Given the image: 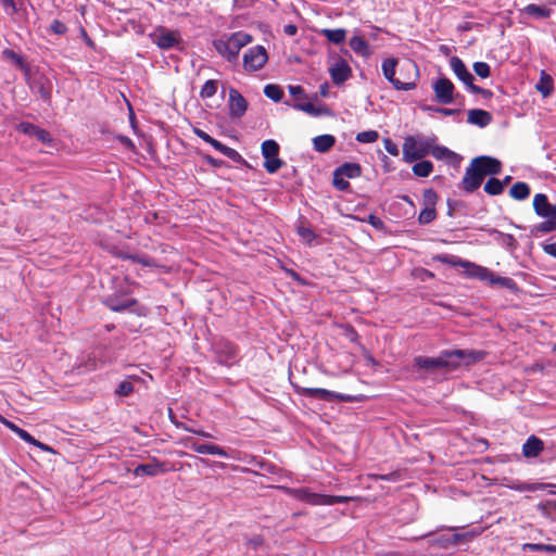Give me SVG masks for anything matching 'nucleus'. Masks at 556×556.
<instances>
[{
  "mask_svg": "<svg viewBox=\"0 0 556 556\" xmlns=\"http://www.w3.org/2000/svg\"><path fill=\"white\" fill-rule=\"evenodd\" d=\"M489 232L494 237L497 243L502 244L508 251L513 252L518 248V242L513 235L502 232L495 228L489 229Z\"/></svg>",
  "mask_w": 556,
  "mask_h": 556,
  "instance_id": "29",
  "label": "nucleus"
},
{
  "mask_svg": "<svg viewBox=\"0 0 556 556\" xmlns=\"http://www.w3.org/2000/svg\"><path fill=\"white\" fill-rule=\"evenodd\" d=\"M329 73L334 84L340 85L351 76V67L346 61L340 59L330 68Z\"/></svg>",
  "mask_w": 556,
  "mask_h": 556,
  "instance_id": "24",
  "label": "nucleus"
},
{
  "mask_svg": "<svg viewBox=\"0 0 556 556\" xmlns=\"http://www.w3.org/2000/svg\"><path fill=\"white\" fill-rule=\"evenodd\" d=\"M422 199L425 208H434L437 205L438 195L432 189L425 190Z\"/></svg>",
  "mask_w": 556,
  "mask_h": 556,
  "instance_id": "54",
  "label": "nucleus"
},
{
  "mask_svg": "<svg viewBox=\"0 0 556 556\" xmlns=\"http://www.w3.org/2000/svg\"><path fill=\"white\" fill-rule=\"evenodd\" d=\"M264 93L267 98L271 99L275 102H279L282 99L283 91L277 85H266L264 88Z\"/></svg>",
  "mask_w": 556,
  "mask_h": 556,
  "instance_id": "45",
  "label": "nucleus"
},
{
  "mask_svg": "<svg viewBox=\"0 0 556 556\" xmlns=\"http://www.w3.org/2000/svg\"><path fill=\"white\" fill-rule=\"evenodd\" d=\"M264 543H265L264 536L261 534H255L252 538L247 539L245 545L249 548L256 552L264 545Z\"/></svg>",
  "mask_w": 556,
  "mask_h": 556,
  "instance_id": "56",
  "label": "nucleus"
},
{
  "mask_svg": "<svg viewBox=\"0 0 556 556\" xmlns=\"http://www.w3.org/2000/svg\"><path fill=\"white\" fill-rule=\"evenodd\" d=\"M343 334L350 342L356 344L358 349H359V344H363L361 342V337L354 326H352L350 324L344 325L343 326Z\"/></svg>",
  "mask_w": 556,
  "mask_h": 556,
  "instance_id": "46",
  "label": "nucleus"
},
{
  "mask_svg": "<svg viewBox=\"0 0 556 556\" xmlns=\"http://www.w3.org/2000/svg\"><path fill=\"white\" fill-rule=\"evenodd\" d=\"M217 81L216 80H213V79H210L207 80L201 91H200V96L203 98V99H206V98H212L216 92H217Z\"/></svg>",
  "mask_w": 556,
  "mask_h": 556,
  "instance_id": "49",
  "label": "nucleus"
},
{
  "mask_svg": "<svg viewBox=\"0 0 556 556\" xmlns=\"http://www.w3.org/2000/svg\"><path fill=\"white\" fill-rule=\"evenodd\" d=\"M543 252L554 258H556V241H543L540 243Z\"/></svg>",
  "mask_w": 556,
  "mask_h": 556,
  "instance_id": "61",
  "label": "nucleus"
},
{
  "mask_svg": "<svg viewBox=\"0 0 556 556\" xmlns=\"http://www.w3.org/2000/svg\"><path fill=\"white\" fill-rule=\"evenodd\" d=\"M470 163L484 178L488 175L500 174L502 170L501 162L491 156H477L472 159Z\"/></svg>",
  "mask_w": 556,
  "mask_h": 556,
  "instance_id": "17",
  "label": "nucleus"
},
{
  "mask_svg": "<svg viewBox=\"0 0 556 556\" xmlns=\"http://www.w3.org/2000/svg\"><path fill=\"white\" fill-rule=\"evenodd\" d=\"M135 285L128 277L123 279L112 278V292L104 295L101 303L114 313H136L139 301L132 296V286Z\"/></svg>",
  "mask_w": 556,
  "mask_h": 556,
  "instance_id": "4",
  "label": "nucleus"
},
{
  "mask_svg": "<svg viewBox=\"0 0 556 556\" xmlns=\"http://www.w3.org/2000/svg\"><path fill=\"white\" fill-rule=\"evenodd\" d=\"M544 448V442L535 434L528 437L526 442L522 444V455L527 459L535 458Z\"/></svg>",
  "mask_w": 556,
  "mask_h": 556,
  "instance_id": "25",
  "label": "nucleus"
},
{
  "mask_svg": "<svg viewBox=\"0 0 556 556\" xmlns=\"http://www.w3.org/2000/svg\"><path fill=\"white\" fill-rule=\"evenodd\" d=\"M252 41V36L237 31L230 35L227 39H219L214 41L216 51L229 62H236L240 50Z\"/></svg>",
  "mask_w": 556,
  "mask_h": 556,
  "instance_id": "9",
  "label": "nucleus"
},
{
  "mask_svg": "<svg viewBox=\"0 0 556 556\" xmlns=\"http://www.w3.org/2000/svg\"><path fill=\"white\" fill-rule=\"evenodd\" d=\"M190 448L198 454L214 455L223 458H232L233 451L230 447H224L210 442H192Z\"/></svg>",
  "mask_w": 556,
  "mask_h": 556,
  "instance_id": "16",
  "label": "nucleus"
},
{
  "mask_svg": "<svg viewBox=\"0 0 556 556\" xmlns=\"http://www.w3.org/2000/svg\"><path fill=\"white\" fill-rule=\"evenodd\" d=\"M536 508L544 517L556 521V500L541 501Z\"/></svg>",
  "mask_w": 556,
  "mask_h": 556,
  "instance_id": "35",
  "label": "nucleus"
},
{
  "mask_svg": "<svg viewBox=\"0 0 556 556\" xmlns=\"http://www.w3.org/2000/svg\"><path fill=\"white\" fill-rule=\"evenodd\" d=\"M433 170V165L430 161H420L413 166V173L419 177H428Z\"/></svg>",
  "mask_w": 556,
  "mask_h": 556,
  "instance_id": "43",
  "label": "nucleus"
},
{
  "mask_svg": "<svg viewBox=\"0 0 556 556\" xmlns=\"http://www.w3.org/2000/svg\"><path fill=\"white\" fill-rule=\"evenodd\" d=\"M282 164L283 162L278 156H275L265 159L264 167L268 173L274 174L282 166Z\"/></svg>",
  "mask_w": 556,
  "mask_h": 556,
  "instance_id": "53",
  "label": "nucleus"
},
{
  "mask_svg": "<svg viewBox=\"0 0 556 556\" xmlns=\"http://www.w3.org/2000/svg\"><path fill=\"white\" fill-rule=\"evenodd\" d=\"M359 351H361L362 357L364 358V361L366 363V366L371 367V368H376V367L380 366L379 361H377L372 356L370 351L364 344H359Z\"/></svg>",
  "mask_w": 556,
  "mask_h": 556,
  "instance_id": "47",
  "label": "nucleus"
},
{
  "mask_svg": "<svg viewBox=\"0 0 556 556\" xmlns=\"http://www.w3.org/2000/svg\"><path fill=\"white\" fill-rule=\"evenodd\" d=\"M108 252L115 258L130 261L132 263L140 264L143 267L150 268L155 266V262L150 255L144 253H130L115 244L110 245L108 248Z\"/></svg>",
  "mask_w": 556,
  "mask_h": 556,
  "instance_id": "11",
  "label": "nucleus"
},
{
  "mask_svg": "<svg viewBox=\"0 0 556 556\" xmlns=\"http://www.w3.org/2000/svg\"><path fill=\"white\" fill-rule=\"evenodd\" d=\"M437 160H446L454 161L457 157V154L445 147H440L433 143V148H431L430 153Z\"/></svg>",
  "mask_w": 556,
  "mask_h": 556,
  "instance_id": "37",
  "label": "nucleus"
},
{
  "mask_svg": "<svg viewBox=\"0 0 556 556\" xmlns=\"http://www.w3.org/2000/svg\"><path fill=\"white\" fill-rule=\"evenodd\" d=\"M433 262L448 265L451 267H460L464 269V277L467 279H477L488 283L490 287H501L507 289L513 294L520 293L518 283L510 277L501 276L494 270L460 256L450 253H438L431 256Z\"/></svg>",
  "mask_w": 556,
  "mask_h": 556,
  "instance_id": "3",
  "label": "nucleus"
},
{
  "mask_svg": "<svg viewBox=\"0 0 556 556\" xmlns=\"http://www.w3.org/2000/svg\"><path fill=\"white\" fill-rule=\"evenodd\" d=\"M492 121V116L489 112L480 109H473L468 111L467 122L480 127H485Z\"/></svg>",
  "mask_w": 556,
  "mask_h": 556,
  "instance_id": "30",
  "label": "nucleus"
},
{
  "mask_svg": "<svg viewBox=\"0 0 556 556\" xmlns=\"http://www.w3.org/2000/svg\"><path fill=\"white\" fill-rule=\"evenodd\" d=\"M343 218L357 220L361 223H368L377 231L383 235H392L393 230L375 213H370L365 217H359L353 214H346L344 211H338Z\"/></svg>",
  "mask_w": 556,
  "mask_h": 556,
  "instance_id": "19",
  "label": "nucleus"
},
{
  "mask_svg": "<svg viewBox=\"0 0 556 556\" xmlns=\"http://www.w3.org/2000/svg\"><path fill=\"white\" fill-rule=\"evenodd\" d=\"M535 89L544 97L547 98L554 90V81L549 74L545 71H541L540 79L535 84Z\"/></svg>",
  "mask_w": 556,
  "mask_h": 556,
  "instance_id": "31",
  "label": "nucleus"
},
{
  "mask_svg": "<svg viewBox=\"0 0 556 556\" xmlns=\"http://www.w3.org/2000/svg\"><path fill=\"white\" fill-rule=\"evenodd\" d=\"M484 530L485 527H473L472 525H439L433 530L418 536L417 540L425 541L429 547L438 549L466 552L470 543L479 538Z\"/></svg>",
  "mask_w": 556,
  "mask_h": 556,
  "instance_id": "2",
  "label": "nucleus"
},
{
  "mask_svg": "<svg viewBox=\"0 0 556 556\" xmlns=\"http://www.w3.org/2000/svg\"><path fill=\"white\" fill-rule=\"evenodd\" d=\"M16 435L24 441L25 443L33 445L35 443L36 438L26 429L22 428L16 431Z\"/></svg>",
  "mask_w": 556,
  "mask_h": 556,
  "instance_id": "62",
  "label": "nucleus"
},
{
  "mask_svg": "<svg viewBox=\"0 0 556 556\" xmlns=\"http://www.w3.org/2000/svg\"><path fill=\"white\" fill-rule=\"evenodd\" d=\"M169 469L166 464L159 459L156 456H151L148 463H139L132 470L134 477H156L164 475Z\"/></svg>",
  "mask_w": 556,
  "mask_h": 556,
  "instance_id": "13",
  "label": "nucleus"
},
{
  "mask_svg": "<svg viewBox=\"0 0 556 556\" xmlns=\"http://www.w3.org/2000/svg\"><path fill=\"white\" fill-rule=\"evenodd\" d=\"M437 142L435 136H409L403 143V159L407 163L421 160L430 153L433 143Z\"/></svg>",
  "mask_w": 556,
  "mask_h": 556,
  "instance_id": "8",
  "label": "nucleus"
},
{
  "mask_svg": "<svg viewBox=\"0 0 556 556\" xmlns=\"http://www.w3.org/2000/svg\"><path fill=\"white\" fill-rule=\"evenodd\" d=\"M438 217V211H419L417 222L419 225H428Z\"/></svg>",
  "mask_w": 556,
  "mask_h": 556,
  "instance_id": "51",
  "label": "nucleus"
},
{
  "mask_svg": "<svg viewBox=\"0 0 556 556\" xmlns=\"http://www.w3.org/2000/svg\"><path fill=\"white\" fill-rule=\"evenodd\" d=\"M484 191L491 195H497L504 190V182L497 178H490L483 187Z\"/></svg>",
  "mask_w": 556,
  "mask_h": 556,
  "instance_id": "42",
  "label": "nucleus"
},
{
  "mask_svg": "<svg viewBox=\"0 0 556 556\" xmlns=\"http://www.w3.org/2000/svg\"><path fill=\"white\" fill-rule=\"evenodd\" d=\"M526 14L535 16L538 18H546L551 15V10L545 7H540L538 4H528L522 10Z\"/></svg>",
  "mask_w": 556,
  "mask_h": 556,
  "instance_id": "40",
  "label": "nucleus"
},
{
  "mask_svg": "<svg viewBox=\"0 0 556 556\" xmlns=\"http://www.w3.org/2000/svg\"><path fill=\"white\" fill-rule=\"evenodd\" d=\"M522 551L523 552H539V553H542L543 552V548H544V543H532V542H529V543H525L522 544Z\"/></svg>",
  "mask_w": 556,
  "mask_h": 556,
  "instance_id": "64",
  "label": "nucleus"
},
{
  "mask_svg": "<svg viewBox=\"0 0 556 556\" xmlns=\"http://www.w3.org/2000/svg\"><path fill=\"white\" fill-rule=\"evenodd\" d=\"M320 35H323L325 38H327L328 41L340 45L345 41L346 38V30L343 28H337V29H321Z\"/></svg>",
  "mask_w": 556,
  "mask_h": 556,
  "instance_id": "34",
  "label": "nucleus"
},
{
  "mask_svg": "<svg viewBox=\"0 0 556 556\" xmlns=\"http://www.w3.org/2000/svg\"><path fill=\"white\" fill-rule=\"evenodd\" d=\"M337 170L346 178H355L361 175V166L356 163H344Z\"/></svg>",
  "mask_w": 556,
  "mask_h": 556,
  "instance_id": "39",
  "label": "nucleus"
},
{
  "mask_svg": "<svg viewBox=\"0 0 556 556\" xmlns=\"http://www.w3.org/2000/svg\"><path fill=\"white\" fill-rule=\"evenodd\" d=\"M18 130L23 134L37 138V140L46 144H49L52 141L51 136L47 130L39 128L30 123H21L18 125Z\"/></svg>",
  "mask_w": 556,
  "mask_h": 556,
  "instance_id": "27",
  "label": "nucleus"
},
{
  "mask_svg": "<svg viewBox=\"0 0 556 556\" xmlns=\"http://www.w3.org/2000/svg\"><path fill=\"white\" fill-rule=\"evenodd\" d=\"M413 276L421 282H426L435 278V274L433 271L424 267L414 268Z\"/></svg>",
  "mask_w": 556,
  "mask_h": 556,
  "instance_id": "48",
  "label": "nucleus"
},
{
  "mask_svg": "<svg viewBox=\"0 0 556 556\" xmlns=\"http://www.w3.org/2000/svg\"><path fill=\"white\" fill-rule=\"evenodd\" d=\"M379 135L376 130H368L357 134L356 140L363 143H371L378 139Z\"/></svg>",
  "mask_w": 556,
  "mask_h": 556,
  "instance_id": "55",
  "label": "nucleus"
},
{
  "mask_svg": "<svg viewBox=\"0 0 556 556\" xmlns=\"http://www.w3.org/2000/svg\"><path fill=\"white\" fill-rule=\"evenodd\" d=\"M548 488H556L554 483L546 482H525L523 492H535L540 490H547Z\"/></svg>",
  "mask_w": 556,
  "mask_h": 556,
  "instance_id": "50",
  "label": "nucleus"
},
{
  "mask_svg": "<svg viewBox=\"0 0 556 556\" xmlns=\"http://www.w3.org/2000/svg\"><path fill=\"white\" fill-rule=\"evenodd\" d=\"M484 177L470 163L463 178L464 189L468 192H472L481 186Z\"/></svg>",
  "mask_w": 556,
  "mask_h": 556,
  "instance_id": "26",
  "label": "nucleus"
},
{
  "mask_svg": "<svg viewBox=\"0 0 556 556\" xmlns=\"http://www.w3.org/2000/svg\"><path fill=\"white\" fill-rule=\"evenodd\" d=\"M0 3L8 15H14L17 12L15 0H0Z\"/></svg>",
  "mask_w": 556,
  "mask_h": 556,
  "instance_id": "63",
  "label": "nucleus"
},
{
  "mask_svg": "<svg viewBox=\"0 0 556 556\" xmlns=\"http://www.w3.org/2000/svg\"><path fill=\"white\" fill-rule=\"evenodd\" d=\"M143 379L138 375H127L119 381L114 389V396L118 399L127 397L135 392V384L141 383Z\"/></svg>",
  "mask_w": 556,
  "mask_h": 556,
  "instance_id": "21",
  "label": "nucleus"
},
{
  "mask_svg": "<svg viewBox=\"0 0 556 556\" xmlns=\"http://www.w3.org/2000/svg\"><path fill=\"white\" fill-rule=\"evenodd\" d=\"M279 153V144L271 139L265 140L262 143V154L264 159L278 156Z\"/></svg>",
  "mask_w": 556,
  "mask_h": 556,
  "instance_id": "41",
  "label": "nucleus"
},
{
  "mask_svg": "<svg viewBox=\"0 0 556 556\" xmlns=\"http://www.w3.org/2000/svg\"><path fill=\"white\" fill-rule=\"evenodd\" d=\"M168 418L177 429H181L187 432H193L192 428H189L185 422L178 420L177 416L170 407H168Z\"/></svg>",
  "mask_w": 556,
  "mask_h": 556,
  "instance_id": "57",
  "label": "nucleus"
},
{
  "mask_svg": "<svg viewBox=\"0 0 556 556\" xmlns=\"http://www.w3.org/2000/svg\"><path fill=\"white\" fill-rule=\"evenodd\" d=\"M488 356L484 350L451 348L441 350L434 356L416 355L410 370L419 379L442 375L447 376L460 368H469Z\"/></svg>",
  "mask_w": 556,
  "mask_h": 556,
  "instance_id": "1",
  "label": "nucleus"
},
{
  "mask_svg": "<svg viewBox=\"0 0 556 556\" xmlns=\"http://www.w3.org/2000/svg\"><path fill=\"white\" fill-rule=\"evenodd\" d=\"M473 71L481 78H486L490 76V66L485 62H476L473 64Z\"/></svg>",
  "mask_w": 556,
  "mask_h": 556,
  "instance_id": "58",
  "label": "nucleus"
},
{
  "mask_svg": "<svg viewBox=\"0 0 556 556\" xmlns=\"http://www.w3.org/2000/svg\"><path fill=\"white\" fill-rule=\"evenodd\" d=\"M544 220L530 227V235L539 237L556 231V211H534Z\"/></svg>",
  "mask_w": 556,
  "mask_h": 556,
  "instance_id": "15",
  "label": "nucleus"
},
{
  "mask_svg": "<svg viewBox=\"0 0 556 556\" xmlns=\"http://www.w3.org/2000/svg\"><path fill=\"white\" fill-rule=\"evenodd\" d=\"M336 142V139L331 135H320L313 139L314 149L318 152H327L330 150Z\"/></svg>",
  "mask_w": 556,
  "mask_h": 556,
  "instance_id": "33",
  "label": "nucleus"
},
{
  "mask_svg": "<svg viewBox=\"0 0 556 556\" xmlns=\"http://www.w3.org/2000/svg\"><path fill=\"white\" fill-rule=\"evenodd\" d=\"M432 88L439 103L450 104L454 101V85L450 79L441 77L433 83Z\"/></svg>",
  "mask_w": 556,
  "mask_h": 556,
  "instance_id": "18",
  "label": "nucleus"
},
{
  "mask_svg": "<svg viewBox=\"0 0 556 556\" xmlns=\"http://www.w3.org/2000/svg\"><path fill=\"white\" fill-rule=\"evenodd\" d=\"M345 178L336 169L333 173V186L339 190H345L349 187V181Z\"/></svg>",
  "mask_w": 556,
  "mask_h": 556,
  "instance_id": "60",
  "label": "nucleus"
},
{
  "mask_svg": "<svg viewBox=\"0 0 556 556\" xmlns=\"http://www.w3.org/2000/svg\"><path fill=\"white\" fill-rule=\"evenodd\" d=\"M450 65L457 78L470 89L473 85V76L468 72L464 62L458 56H453L450 60Z\"/></svg>",
  "mask_w": 556,
  "mask_h": 556,
  "instance_id": "23",
  "label": "nucleus"
},
{
  "mask_svg": "<svg viewBox=\"0 0 556 556\" xmlns=\"http://www.w3.org/2000/svg\"><path fill=\"white\" fill-rule=\"evenodd\" d=\"M3 55L5 59L14 62L20 68H22V70L25 68V63H24L22 56L18 55L17 53H15L13 50H9V49L4 50Z\"/></svg>",
  "mask_w": 556,
  "mask_h": 556,
  "instance_id": "59",
  "label": "nucleus"
},
{
  "mask_svg": "<svg viewBox=\"0 0 556 556\" xmlns=\"http://www.w3.org/2000/svg\"><path fill=\"white\" fill-rule=\"evenodd\" d=\"M397 60L394 58H390L383 61L382 63V73L386 79H388L395 89L397 90H412L415 88V83L413 81H402L400 78L395 77V74L399 70H396L397 66Z\"/></svg>",
  "mask_w": 556,
  "mask_h": 556,
  "instance_id": "14",
  "label": "nucleus"
},
{
  "mask_svg": "<svg viewBox=\"0 0 556 556\" xmlns=\"http://www.w3.org/2000/svg\"><path fill=\"white\" fill-rule=\"evenodd\" d=\"M533 208H556V205H551L544 193H536L533 198Z\"/></svg>",
  "mask_w": 556,
  "mask_h": 556,
  "instance_id": "52",
  "label": "nucleus"
},
{
  "mask_svg": "<svg viewBox=\"0 0 556 556\" xmlns=\"http://www.w3.org/2000/svg\"><path fill=\"white\" fill-rule=\"evenodd\" d=\"M268 55L263 46L250 48L243 55V67L247 72H256L267 62Z\"/></svg>",
  "mask_w": 556,
  "mask_h": 556,
  "instance_id": "12",
  "label": "nucleus"
},
{
  "mask_svg": "<svg viewBox=\"0 0 556 556\" xmlns=\"http://www.w3.org/2000/svg\"><path fill=\"white\" fill-rule=\"evenodd\" d=\"M294 109L299 110V111H303L312 116H319V115H323L327 112V109L326 108H316L313 103L311 102H298L293 105Z\"/></svg>",
  "mask_w": 556,
  "mask_h": 556,
  "instance_id": "38",
  "label": "nucleus"
},
{
  "mask_svg": "<svg viewBox=\"0 0 556 556\" xmlns=\"http://www.w3.org/2000/svg\"><path fill=\"white\" fill-rule=\"evenodd\" d=\"M213 148L232 161H238L241 157L240 154L235 149L223 144L218 140H216V142L213 143Z\"/></svg>",
  "mask_w": 556,
  "mask_h": 556,
  "instance_id": "44",
  "label": "nucleus"
},
{
  "mask_svg": "<svg viewBox=\"0 0 556 556\" xmlns=\"http://www.w3.org/2000/svg\"><path fill=\"white\" fill-rule=\"evenodd\" d=\"M509 195L516 200H523L530 195V187L528 184L518 181L509 189Z\"/></svg>",
  "mask_w": 556,
  "mask_h": 556,
  "instance_id": "36",
  "label": "nucleus"
},
{
  "mask_svg": "<svg viewBox=\"0 0 556 556\" xmlns=\"http://www.w3.org/2000/svg\"><path fill=\"white\" fill-rule=\"evenodd\" d=\"M399 77L402 81H413L416 84V80L419 76V70L415 62L405 61L399 67Z\"/></svg>",
  "mask_w": 556,
  "mask_h": 556,
  "instance_id": "28",
  "label": "nucleus"
},
{
  "mask_svg": "<svg viewBox=\"0 0 556 556\" xmlns=\"http://www.w3.org/2000/svg\"><path fill=\"white\" fill-rule=\"evenodd\" d=\"M248 109V102L235 88L229 90V112L232 117H241Z\"/></svg>",
  "mask_w": 556,
  "mask_h": 556,
  "instance_id": "22",
  "label": "nucleus"
},
{
  "mask_svg": "<svg viewBox=\"0 0 556 556\" xmlns=\"http://www.w3.org/2000/svg\"><path fill=\"white\" fill-rule=\"evenodd\" d=\"M293 229L300 238L301 243L307 248L326 244L328 239L324 237V233H332V229L319 228L315 226L311 219L302 214H299V217L293 224Z\"/></svg>",
  "mask_w": 556,
  "mask_h": 556,
  "instance_id": "7",
  "label": "nucleus"
},
{
  "mask_svg": "<svg viewBox=\"0 0 556 556\" xmlns=\"http://www.w3.org/2000/svg\"><path fill=\"white\" fill-rule=\"evenodd\" d=\"M211 351L217 364L232 367L239 362V346L225 338H216L211 342Z\"/></svg>",
  "mask_w": 556,
  "mask_h": 556,
  "instance_id": "10",
  "label": "nucleus"
},
{
  "mask_svg": "<svg viewBox=\"0 0 556 556\" xmlns=\"http://www.w3.org/2000/svg\"><path fill=\"white\" fill-rule=\"evenodd\" d=\"M279 489L283 490L287 495L313 506H334L340 504H348L352 498L346 495L314 492L308 486H279Z\"/></svg>",
  "mask_w": 556,
  "mask_h": 556,
  "instance_id": "5",
  "label": "nucleus"
},
{
  "mask_svg": "<svg viewBox=\"0 0 556 556\" xmlns=\"http://www.w3.org/2000/svg\"><path fill=\"white\" fill-rule=\"evenodd\" d=\"M290 383H291L292 390L296 394H299L305 399H309V400H319V401H324V402H328V403H331V402L362 403L367 399V396L364 394H346V393L328 390L325 388L301 387L300 384L294 383L292 381Z\"/></svg>",
  "mask_w": 556,
  "mask_h": 556,
  "instance_id": "6",
  "label": "nucleus"
},
{
  "mask_svg": "<svg viewBox=\"0 0 556 556\" xmlns=\"http://www.w3.org/2000/svg\"><path fill=\"white\" fill-rule=\"evenodd\" d=\"M350 47L358 55L368 58L371 54L367 41L359 36H354L350 39Z\"/></svg>",
  "mask_w": 556,
  "mask_h": 556,
  "instance_id": "32",
  "label": "nucleus"
},
{
  "mask_svg": "<svg viewBox=\"0 0 556 556\" xmlns=\"http://www.w3.org/2000/svg\"><path fill=\"white\" fill-rule=\"evenodd\" d=\"M153 42L161 49H170L179 43V34L174 30L161 27L156 29L152 35Z\"/></svg>",
  "mask_w": 556,
  "mask_h": 556,
  "instance_id": "20",
  "label": "nucleus"
}]
</instances>
